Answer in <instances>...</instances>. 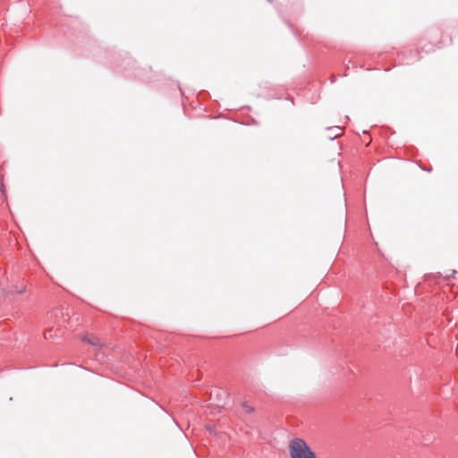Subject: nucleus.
<instances>
[{
	"mask_svg": "<svg viewBox=\"0 0 458 458\" xmlns=\"http://www.w3.org/2000/svg\"><path fill=\"white\" fill-rule=\"evenodd\" d=\"M291 458H316L314 452L307 443L299 437L293 438L289 445Z\"/></svg>",
	"mask_w": 458,
	"mask_h": 458,
	"instance_id": "f257e3e1",
	"label": "nucleus"
},
{
	"mask_svg": "<svg viewBox=\"0 0 458 458\" xmlns=\"http://www.w3.org/2000/svg\"><path fill=\"white\" fill-rule=\"evenodd\" d=\"M3 187H4V184L2 182H0V191H3V189H2Z\"/></svg>",
	"mask_w": 458,
	"mask_h": 458,
	"instance_id": "0eeeda50",
	"label": "nucleus"
},
{
	"mask_svg": "<svg viewBox=\"0 0 458 458\" xmlns=\"http://www.w3.org/2000/svg\"><path fill=\"white\" fill-rule=\"evenodd\" d=\"M49 333H50V332H46V333H45V338H48V334H49Z\"/></svg>",
	"mask_w": 458,
	"mask_h": 458,
	"instance_id": "423d86ee",
	"label": "nucleus"
},
{
	"mask_svg": "<svg viewBox=\"0 0 458 458\" xmlns=\"http://www.w3.org/2000/svg\"><path fill=\"white\" fill-rule=\"evenodd\" d=\"M25 291V288H21V290H17V293H21Z\"/></svg>",
	"mask_w": 458,
	"mask_h": 458,
	"instance_id": "39448f33",
	"label": "nucleus"
},
{
	"mask_svg": "<svg viewBox=\"0 0 458 458\" xmlns=\"http://www.w3.org/2000/svg\"><path fill=\"white\" fill-rule=\"evenodd\" d=\"M327 138L330 140L336 139L343 133V129L340 126L328 127L327 129Z\"/></svg>",
	"mask_w": 458,
	"mask_h": 458,
	"instance_id": "7ed1b4c3",
	"label": "nucleus"
},
{
	"mask_svg": "<svg viewBox=\"0 0 458 458\" xmlns=\"http://www.w3.org/2000/svg\"><path fill=\"white\" fill-rule=\"evenodd\" d=\"M82 341L89 343L96 349H99L103 346L101 339L94 335H84Z\"/></svg>",
	"mask_w": 458,
	"mask_h": 458,
	"instance_id": "f03ea898",
	"label": "nucleus"
},
{
	"mask_svg": "<svg viewBox=\"0 0 458 458\" xmlns=\"http://www.w3.org/2000/svg\"><path fill=\"white\" fill-rule=\"evenodd\" d=\"M243 408H244L246 412H251L252 411V408L250 406L247 405V404H244Z\"/></svg>",
	"mask_w": 458,
	"mask_h": 458,
	"instance_id": "20e7f679",
	"label": "nucleus"
}]
</instances>
